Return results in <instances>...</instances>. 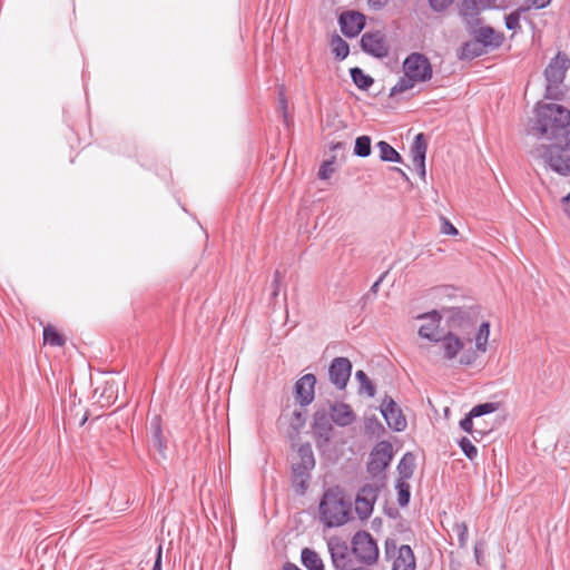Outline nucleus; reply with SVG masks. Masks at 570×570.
I'll list each match as a JSON object with an SVG mask.
<instances>
[{
	"mask_svg": "<svg viewBox=\"0 0 570 570\" xmlns=\"http://www.w3.org/2000/svg\"><path fill=\"white\" fill-rule=\"evenodd\" d=\"M499 406H500V404L498 402H487V403H481V404L473 406L470 410V412L472 413V415H474L478 419L482 415L491 414V413L495 412L499 409Z\"/></svg>",
	"mask_w": 570,
	"mask_h": 570,
	"instance_id": "obj_40",
	"label": "nucleus"
},
{
	"mask_svg": "<svg viewBox=\"0 0 570 570\" xmlns=\"http://www.w3.org/2000/svg\"><path fill=\"white\" fill-rule=\"evenodd\" d=\"M295 463L312 470L315 468V458L309 443H303L299 445L297 450V461H295Z\"/></svg>",
	"mask_w": 570,
	"mask_h": 570,
	"instance_id": "obj_30",
	"label": "nucleus"
},
{
	"mask_svg": "<svg viewBox=\"0 0 570 570\" xmlns=\"http://www.w3.org/2000/svg\"><path fill=\"white\" fill-rule=\"evenodd\" d=\"M387 275V272H384L383 274L380 275V277L374 282V284L371 286L370 288V293L372 294H377L379 292V288H380V285L381 283L384 281V278L386 277Z\"/></svg>",
	"mask_w": 570,
	"mask_h": 570,
	"instance_id": "obj_52",
	"label": "nucleus"
},
{
	"mask_svg": "<svg viewBox=\"0 0 570 570\" xmlns=\"http://www.w3.org/2000/svg\"><path fill=\"white\" fill-rule=\"evenodd\" d=\"M43 341L51 346H63L66 338L53 326L47 325L43 328Z\"/></svg>",
	"mask_w": 570,
	"mask_h": 570,
	"instance_id": "obj_34",
	"label": "nucleus"
},
{
	"mask_svg": "<svg viewBox=\"0 0 570 570\" xmlns=\"http://www.w3.org/2000/svg\"><path fill=\"white\" fill-rule=\"evenodd\" d=\"M338 23L345 37L354 38L365 27V16L357 11H345L340 16Z\"/></svg>",
	"mask_w": 570,
	"mask_h": 570,
	"instance_id": "obj_17",
	"label": "nucleus"
},
{
	"mask_svg": "<svg viewBox=\"0 0 570 570\" xmlns=\"http://www.w3.org/2000/svg\"><path fill=\"white\" fill-rule=\"evenodd\" d=\"M386 558H393L392 570H415L416 560L412 548L409 544L396 546L394 539H386L384 543Z\"/></svg>",
	"mask_w": 570,
	"mask_h": 570,
	"instance_id": "obj_4",
	"label": "nucleus"
},
{
	"mask_svg": "<svg viewBox=\"0 0 570 570\" xmlns=\"http://www.w3.org/2000/svg\"><path fill=\"white\" fill-rule=\"evenodd\" d=\"M417 82H415L410 75L405 71L402 77L399 78L397 82L391 88L390 97H395L399 94L412 89Z\"/></svg>",
	"mask_w": 570,
	"mask_h": 570,
	"instance_id": "obj_35",
	"label": "nucleus"
},
{
	"mask_svg": "<svg viewBox=\"0 0 570 570\" xmlns=\"http://www.w3.org/2000/svg\"><path fill=\"white\" fill-rule=\"evenodd\" d=\"M396 469L399 473L397 480L407 481L409 479H411L413 476L415 469L414 455L411 452H406L400 460Z\"/></svg>",
	"mask_w": 570,
	"mask_h": 570,
	"instance_id": "obj_26",
	"label": "nucleus"
},
{
	"mask_svg": "<svg viewBox=\"0 0 570 570\" xmlns=\"http://www.w3.org/2000/svg\"><path fill=\"white\" fill-rule=\"evenodd\" d=\"M377 495L379 488L376 485L365 484L360 489L356 495L355 511L361 519H367L372 514Z\"/></svg>",
	"mask_w": 570,
	"mask_h": 570,
	"instance_id": "obj_12",
	"label": "nucleus"
},
{
	"mask_svg": "<svg viewBox=\"0 0 570 570\" xmlns=\"http://www.w3.org/2000/svg\"><path fill=\"white\" fill-rule=\"evenodd\" d=\"M331 46L337 60H343L348 56V43L345 40H343L338 35L333 36Z\"/></svg>",
	"mask_w": 570,
	"mask_h": 570,
	"instance_id": "obj_36",
	"label": "nucleus"
},
{
	"mask_svg": "<svg viewBox=\"0 0 570 570\" xmlns=\"http://www.w3.org/2000/svg\"><path fill=\"white\" fill-rule=\"evenodd\" d=\"M281 281H282L281 272L275 271L274 278H273V286H274L273 296H277L278 291H279Z\"/></svg>",
	"mask_w": 570,
	"mask_h": 570,
	"instance_id": "obj_51",
	"label": "nucleus"
},
{
	"mask_svg": "<svg viewBox=\"0 0 570 570\" xmlns=\"http://www.w3.org/2000/svg\"><path fill=\"white\" fill-rule=\"evenodd\" d=\"M525 132L538 140L570 147V111L561 105L538 102Z\"/></svg>",
	"mask_w": 570,
	"mask_h": 570,
	"instance_id": "obj_1",
	"label": "nucleus"
},
{
	"mask_svg": "<svg viewBox=\"0 0 570 570\" xmlns=\"http://www.w3.org/2000/svg\"><path fill=\"white\" fill-rule=\"evenodd\" d=\"M560 85L561 83L547 82L544 97L547 99H552V100L559 99V95H560L559 86Z\"/></svg>",
	"mask_w": 570,
	"mask_h": 570,
	"instance_id": "obj_47",
	"label": "nucleus"
},
{
	"mask_svg": "<svg viewBox=\"0 0 570 570\" xmlns=\"http://www.w3.org/2000/svg\"><path fill=\"white\" fill-rule=\"evenodd\" d=\"M413 165L416 169V171L419 173V175L421 176V178H425V160H417V161H413Z\"/></svg>",
	"mask_w": 570,
	"mask_h": 570,
	"instance_id": "obj_53",
	"label": "nucleus"
},
{
	"mask_svg": "<svg viewBox=\"0 0 570 570\" xmlns=\"http://www.w3.org/2000/svg\"><path fill=\"white\" fill-rule=\"evenodd\" d=\"M365 430L371 434H380L384 431V426L376 416L367 417L365 420Z\"/></svg>",
	"mask_w": 570,
	"mask_h": 570,
	"instance_id": "obj_44",
	"label": "nucleus"
},
{
	"mask_svg": "<svg viewBox=\"0 0 570 570\" xmlns=\"http://www.w3.org/2000/svg\"><path fill=\"white\" fill-rule=\"evenodd\" d=\"M302 564L307 570H324V564L320 556L309 548H304L301 552Z\"/></svg>",
	"mask_w": 570,
	"mask_h": 570,
	"instance_id": "obj_27",
	"label": "nucleus"
},
{
	"mask_svg": "<svg viewBox=\"0 0 570 570\" xmlns=\"http://www.w3.org/2000/svg\"><path fill=\"white\" fill-rule=\"evenodd\" d=\"M327 547L334 568L346 570L352 562L351 550L346 542L340 539H331Z\"/></svg>",
	"mask_w": 570,
	"mask_h": 570,
	"instance_id": "obj_19",
	"label": "nucleus"
},
{
	"mask_svg": "<svg viewBox=\"0 0 570 570\" xmlns=\"http://www.w3.org/2000/svg\"><path fill=\"white\" fill-rule=\"evenodd\" d=\"M350 75L353 83L362 90H367L374 83V79L358 67L351 68Z\"/></svg>",
	"mask_w": 570,
	"mask_h": 570,
	"instance_id": "obj_32",
	"label": "nucleus"
},
{
	"mask_svg": "<svg viewBox=\"0 0 570 570\" xmlns=\"http://www.w3.org/2000/svg\"><path fill=\"white\" fill-rule=\"evenodd\" d=\"M474 556L476 559V562L480 563V557H481V544L476 543L474 547Z\"/></svg>",
	"mask_w": 570,
	"mask_h": 570,
	"instance_id": "obj_61",
	"label": "nucleus"
},
{
	"mask_svg": "<svg viewBox=\"0 0 570 570\" xmlns=\"http://www.w3.org/2000/svg\"><path fill=\"white\" fill-rule=\"evenodd\" d=\"M292 471L297 472V473H302V474H305V475H311L312 469H307V468H305L303 465H299L298 463L293 462Z\"/></svg>",
	"mask_w": 570,
	"mask_h": 570,
	"instance_id": "obj_54",
	"label": "nucleus"
},
{
	"mask_svg": "<svg viewBox=\"0 0 570 570\" xmlns=\"http://www.w3.org/2000/svg\"><path fill=\"white\" fill-rule=\"evenodd\" d=\"M311 480V475H305L302 473H297L292 471V487L298 495H304L308 489V483Z\"/></svg>",
	"mask_w": 570,
	"mask_h": 570,
	"instance_id": "obj_37",
	"label": "nucleus"
},
{
	"mask_svg": "<svg viewBox=\"0 0 570 570\" xmlns=\"http://www.w3.org/2000/svg\"><path fill=\"white\" fill-rule=\"evenodd\" d=\"M371 137L363 135L355 139L354 155L357 157H367L371 155Z\"/></svg>",
	"mask_w": 570,
	"mask_h": 570,
	"instance_id": "obj_38",
	"label": "nucleus"
},
{
	"mask_svg": "<svg viewBox=\"0 0 570 570\" xmlns=\"http://www.w3.org/2000/svg\"><path fill=\"white\" fill-rule=\"evenodd\" d=\"M530 2V8H534V9H544L546 7H548L552 0H528Z\"/></svg>",
	"mask_w": 570,
	"mask_h": 570,
	"instance_id": "obj_50",
	"label": "nucleus"
},
{
	"mask_svg": "<svg viewBox=\"0 0 570 570\" xmlns=\"http://www.w3.org/2000/svg\"><path fill=\"white\" fill-rule=\"evenodd\" d=\"M454 0H429L430 7L436 11L441 12L448 9Z\"/></svg>",
	"mask_w": 570,
	"mask_h": 570,
	"instance_id": "obj_48",
	"label": "nucleus"
},
{
	"mask_svg": "<svg viewBox=\"0 0 570 570\" xmlns=\"http://www.w3.org/2000/svg\"><path fill=\"white\" fill-rule=\"evenodd\" d=\"M279 108L282 109L284 117L286 118L287 112V99L283 91L279 92Z\"/></svg>",
	"mask_w": 570,
	"mask_h": 570,
	"instance_id": "obj_55",
	"label": "nucleus"
},
{
	"mask_svg": "<svg viewBox=\"0 0 570 570\" xmlns=\"http://www.w3.org/2000/svg\"><path fill=\"white\" fill-rule=\"evenodd\" d=\"M361 48L375 58H384L389 55L385 35L381 31L365 32L361 38Z\"/></svg>",
	"mask_w": 570,
	"mask_h": 570,
	"instance_id": "obj_13",
	"label": "nucleus"
},
{
	"mask_svg": "<svg viewBox=\"0 0 570 570\" xmlns=\"http://www.w3.org/2000/svg\"><path fill=\"white\" fill-rule=\"evenodd\" d=\"M151 570H161V547H158L156 559Z\"/></svg>",
	"mask_w": 570,
	"mask_h": 570,
	"instance_id": "obj_56",
	"label": "nucleus"
},
{
	"mask_svg": "<svg viewBox=\"0 0 570 570\" xmlns=\"http://www.w3.org/2000/svg\"><path fill=\"white\" fill-rule=\"evenodd\" d=\"M355 377L360 382L361 387L366 392V394L370 397H373L375 395L376 389H375V385L373 384V382L366 375V373L362 370H358L355 373Z\"/></svg>",
	"mask_w": 570,
	"mask_h": 570,
	"instance_id": "obj_41",
	"label": "nucleus"
},
{
	"mask_svg": "<svg viewBox=\"0 0 570 570\" xmlns=\"http://www.w3.org/2000/svg\"><path fill=\"white\" fill-rule=\"evenodd\" d=\"M480 4L476 0H463L460 7V14L468 26V30L480 24Z\"/></svg>",
	"mask_w": 570,
	"mask_h": 570,
	"instance_id": "obj_22",
	"label": "nucleus"
},
{
	"mask_svg": "<svg viewBox=\"0 0 570 570\" xmlns=\"http://www.w3.org/2000/svg\"><path fill=\"white\" fill-rule=\"evenodd\" d=\"M563 144L541 145L532 150V155L541 159L552 171L561 175H570V155Z\"/></svg>",
	"mask_w": 570,
	"mask_h": 570,
	"instance_id": "obj_3",
	"label": "nucleus"
},
{
	"mask_svg": "<svg viewBox=\"0 0 570 570\" xmlns=\"http://www.w3.org/2000/svg\"><path fill=\"white\" fill-rule=\"evenodd\" d=\"M306 423V414L301 410H294L289 417V426L295 433H298Z\"/></svg>",
	"mask_w": 570,
	"mask_h": 570,
	"instance_id": "obj_42",
	"label": "nucleus"
},
{
	"mask_svg": "<svg viewBox=\"0 0 570 570\" xmlns=\"http://www.w3.org/2000/svg\"><path fill=\"white\" fill-rule=\"evenodd\" d=\"M380 410L391 430L402 432L406 429V419L397 403L391 396H384Z\"/></svg>",
	"mask_w": 570,
	"mask_h": 570,
	"instance_id": "obj_9",
	"label": "nucleus"
},
{
	"mask_svg": "<svg viewBox=\"0 0 570 570\" xmlns=\"http://www.w3.org/2000/svg\"><path fill=\"white\" fill-rule=\"evenodd\" d=\"M481 7V9H491L495 7L497 0H476Z\"/></svg>",
	"mask_w": 570,
	"mask_h": 570,
	"instance_id": "obj_57",
	"label": "nucleus"
},
{
	"mask_svg": "<svg viewBox=\"0 0 570 570\" xmlns=\"http://www.w3.org/2000/svg\"><path fill=\"white\" fill-rule=\"evenodd\" d=\"M469 33L472 38H475V40L482 45V47L487 50L489 49H498L502 46L504 36L501 32H497L492 27L490 26H474L470 28Z\"/></svg>",
	"mask_w": 570,
	"mask_h": 570,
	"instance_id": "obj_14",
	"label": "nucleus"
},
{
	"mask_svg": "<svg viewBox=\"0 0 570 570\" xmlns=\"http://www.w3.org/2000/svg\"><path fill=\"white\" fill-rule=\"evenodd\" d=\"M529 9H530L529 6H520L515 10L510 12L508 16H505V18H504L505 28L508 30H513V31L520 29L521 28L520 27L521 16L523 13H525L527 11H529Z\"/></svg>",
	"mask_w": 570,
	"mask_h": 570,
	"instance_id": "obj_33",
	"label": "nucleus"
},
{
	"mask_svg": "<svg viewBox=\"0 0 570 570\" xmlns=\"http://www.w3.org/2000/svg\"><path fill=\"white\" fill-rule=\"evenodd\" d=\"M397 490V503L400 507H406L410 502L411 498V488L410 484L404 480H396Z\"/></svg>",
	"mask_w": 570,
	"mask_h": 570,
	"instance_id": "obj_39",
	"label": "nucleus"
},
{
	"mask_svg": "<svg viewBox=\"0 0 570 570\" xmlns=\"http://www.w3.org/2000/svg\"><path fill=\"white\" fill-rule=\"evenodd\" d=\"M420 320H429L428 323L422 324L419 328V335L430 342L439 343L441 334L439 333L442 316L438 311H432L426 314L419 315Z\"/></svg>",
	"mask_w": 570,
	"mask_h": 570,
	"instance_id": "obj_20",
	"label": "nucleus"
},
{
	"mask_svg": "<svg viewBox=\"0 0 570 570\" xmlns=\"http://www.w3.org/2000/svg\"><path fill=\"white\" fill-rule=\"evenodd\" d=\"M376 148L382 161L403 163L402 156L389 142L381 140L376 144Z\"/></svg>",
	"mask_w": 570,
	"mask_h": 570,
	"instance_id": "obj_29",
	"label": "nucleus"
},
{
	"mask_svg": "<svg viewBox=\"0 0 570 570\" xmlns=\"http://www.w3.org/2000/svg\"><path fill=\"white\" fill-rule=\"evenodd\" d=\"M352 552L365 564H373L379 558V548L376 541L366 531H358L352 540Z\"/></svg>",
	"mask_w": 570,
	"mask_h": 570,
	"instance_id": "obj_5",
	"label": "nucleus"
},
{
	"mask_svg": "<svg viewBox=\"0 0 570 570\" xmlns=\"http://www.w3.org/2000/svg\"><path fill=\"white\" fill-rule=\"evenodd\" d=\"M490 335V323L482 322L475 333L474 341L475 347L466 348L460 356L459 363L461 365H472L479 357V353H485L488 350V340Z\"/></svg>",
	"mask_w": 570,
	"mask_h": 570,
	"instance_id": "obj_8",
	"label": "nucleus"
},
{
	"mask_svg": "<svg viewBox=\"0 0 570 570\" xmlns=\"http://www.w3.org/2000/svg\"><path fill=\"white\" fill-rule=\"evenodd\" d=\"M150 429L153 434V446L165 456L167 450V440L163 434L161 419L156 415L150 422Z\"/></svg>",
	"mask_w": 570,
	"mask_h": 570,
	"instance_id": "obj_24",
	"label": "nucleus"
},
{
	"mask_svg": "<svg viewBox=\"0 0 570 570\" xmlns=\"http://www.w3.org/2000/svg\"><path fill=\"white\" fill-rule=\"evenodd\" d=\"M352 373V363L347 357H335L328 367V380L337 389L344 390Z\"/></svg>",
	"mask_w": 570,
	"mask_h": 570,
	"instance_id": "obj_10",
	"label": "nucleus"
},
{
	"mask_svg": "<svg viewBox=\"0 0 570 570\" xmlns=\"http://www.w3.org/2000/svg\"><path fill=\"white\" fill-rule=\"evenodd\" d=\"M338 147H341L340 142L334 146V148H338Z\"/></svg>",
	"mask_w": 570,
	"mask_h": 570,
	"instance_id": "obj_64",
	"label": "nucleus"
},
{
	"mask_svg": "<svg viewBox=\"0 0 570 570\" xmlns=\"http://www.w3.org/2000/svg\"><path fill=\"white\" fill-rule=\"evenodd\" d=\"M428 144L424 134L420 132L414 137V141L411 147L412 160H425L426 158Z\"/></svg>",
	"mask_w": 570,
	"mask_h": 570,
	"instance_id": "obj_31",
	"label": "nucleus"
},
{
	"mask_svg": "<svg viewBox=\"0 0 570 570\" xmlns=\"http://www.w3.org/2000/svg\"><path fill=\"white\" fill-rule=\"evenodd\" d=\"M403 71L410 75L415 82L429 81L433 76L429 58L420 52H412L404 59Z\"/></svg>",
	"mask_w": 570,
	"mask_h": 570,
	"instance_id": "obj_7",
	"label": "nucleus"
},
{
	"mask_svg": "<svg viewBox=\"0 0 570 570\" xmlns=\"http://www.w3.org/2000/svg\"><path fill=\"white\" fill-rule=\"evenodd\" d=\"M331 416L325 410L316 411L313 415V431L317 439V445H326L333 436V424Z\"/></svg>",
	"mask_w": 570,
	"mask_h": 570,
	"instance_id": "obj_16",
	"label": "nucleus"
},
{
	"mask_svg": "<svg viewBox=\"0 0 570 570\" xmlns=\"http://www.w3.org/2000/svg\"><path fill=\"white\" fill-rule=\"evenodd\" d=\"M569 68L570 59L564 52L559 51L556 57L550 60L544 69L546 81L552 83H562Z\"/></svg>",
	"mask_w": 570,
	"mask_h": 570,
	"instance_id": "obj_15",
	"label": "nucleus"
},
{
	"mask_svg": "<svg viewBox=\"0 0 570 570\" xmlns=\"http://www.w3.org/2000/svg\"><path fill=\"white\" fill-rule=\"evenodd\" d=\"M488 50H485L482 45H480L475 38H472L471 40L464 42L461 47V59H474L478 58L484 53H487Z\"/></svg>",
	"mask_w": 570,
	"mask_h": 570,
	"instance_id": "obj_28",
	"label": "nucleus"
},
{
	"mask_svg": "<svg viewBox=\"0 0 570 570\" xmlns=\"http://www.w3.org/2000/svg\"><path fill=\"white\" fill-rule=\"evenodd\" d=\"M561 202L563 205V210L568 218L570 219V193L567 196H564Z\"/></svg>",
	"mask_w": 570,
	"mask_h": 570,
	"instance_id": "obj_58",
	"label": "nucleus"
},
{
	"mask_svg": "<svg viewBox=\"0 0 570 570\" xmlns=\"http://www.w3.org/2000/svg\"><path fill=\"white\" fill-rule=\"evenodd\" d=\"M454 530L456 531L460 547H464L469 537L468 525L464 522L456 523Z\"/></svg>",
	"mask_w": 570,
	"mask_h": 570,
	"instance_id": "obj_45",
	"label": "nucleus"
},
{
	"mask_svg": "<svg viewBox=\"0 0 570 570\" xmlns=\"http://www.w3.org/2000/svg\"><path fill=\"white\" fill-rule=\"evenodd\" d=\"M393 459V446L389 441L377 442L368 455L367 472L373 476L381 475Z\"/></svg>",
	"mask_w": 570,
	"mask_h": 570,
	"instance_id": "obj_6",
	"label": "nucleus"
},
{
	"mask_svg": "<svg viewBox=\"0 0 570 570\" xmlns=\"http://www.w3.org/2000/svg\"><path fill=\"white\" fill-rule=\"evenodd\" d=\"M330 416L338 426H347L355 420V414L351 406L343 402H335L330 406Z\"/></svg>",
	"mask_w": 570,
	"mask_h": 570,
	"instance_id": "obj_21",
	"label": "nucleus"
},
{
	"mask_svg": "<svg viewBox=\"0 0 570 570\" xmlns=\"http://www.w3.org/2000/svg\"><path fill=\"white\" fill-rule=\"evenodd\" d=\"M86 421H87V416H83V419L81 420V424H83Z\"/></svg>",
	"mask_w": 570,
	"mask_h": 570,
	"instance_id": "obj_63",
	"label": "nucleus"
},
{
	"mask_svg": "<svg viewBox=\"0 0 570 570\" xmlns=\"http://www.w3.org/2000/svg\"><path fill=\"white\" fill-rule=\"evenodd\" d=\"M461 451L469 460H474L478 456V449L473 445V443L466 438L463 436L458 442Z\"/></svg>",
	"mask_w": 570,
	"mask_h": 570,
	"instance_id": "obj_43",
	"label": "nucleus"
},
{
	"mask_svg": "<svg viewBox=\"0 0 570 570\" xmlns=\"http://www.w3.org/2000/svg\"><path fill=\"white\" fill-rule=\"evenodd\" d=\"M334 157L331 160H326L322 164L318 170L320 179H328L334 173Z\"/></svg>",
	"mask_w": 570,
	"mask_h": 570,
	"instance_id": "obj_46",
	"label": "nucleus"
},
{
	"mask_svg": "<svg viewBox=\"0 0 570 570\" xmlns=\"http://www.w3.org/2000/svg\"><path fill=\"white\" fill-rule=\"evenodd\" d=\"M368 3L372 8L379 9L385 4V0H368Z\"/></svg>",
	"mask_w": 570,
	"mask_h": 570,
	"instance_id": "obj_59",
	"label": "nucleus"
},
{
	"mask_svg": "<svg viewBox=\"0 0 570 570\" xmlns=\"http://www.w3.org/2000/svg\"><path fill=\"white\" fill-rule=\"evenodd\" d=\"M476 419L474 415H472L471 412H469L461 421H460V428L466 432L470 433L474 440L479 441L482 439L485 434H488L491 429H487L485 426H474L473 420Z\"/></svg>",
	"mask_w": 570,
	"mask_h": 570,
	"instance_id": "obj_25",
	"label": "nucleus"
},
{
	"mask_svg": "<svg viewBox=\"0 0 570 570\" xmlns=\"http://www.w3.org/2000/svg\"><path fill=\"white\" fill-rule=\"evenodd\" d=\"M393 170L396 171L400 175V177H402V179H404L405 181H410L409 176L406 175V173L403 169H401L399 167H394Z\"/></svg>",
	"mask_w": 570,
	"mask_h": 570,
	"instance_id": "obj_60",
	"label": "nucleus"
},
{
	"mask_svg": "<svg viewBox=\"0 0 570 570\" xmlns=\"http://www.w3.org/2000/svg\"><path fill=\"white\" fill-rule=\"evenodd\" d=\"M451 315V322L455 326H464L465 328H475V322H474V311L471 308H464V307H452L450 311Z\"/></svg>",
	"mask_w": 570,
	"mask_h": 570,
	"instance_id": "obj_23",
	"label": "nucleus"
},
{
	"mask_svg": "<svg viewBox=\"0 0 570 570\" xmlns=\"http://www.w3.org/2000/svg\"><path fill=\"white\" fill-rule=\"evenodd\" d=\"M442 233L446 235H458V229L445 218L442 219Z\"/></svg>",
	"mask_w": 570,
	"mask_h": 570,
	"instance_id": "obj_49",
	"label": "nucleus"
},
{
	"mask_svg": "<svg viewBox=\"0 0 570 570\" xmlns=\"http://www.w3.org/2000/svg\"><path fill=\"white\" fill-rule=\"evenodd\" d=\"M466 334H470L466 332ZM472 337L470 335H464L463 337L458 336L453 332H448L444 335L440 336V343L443 350V356L445 360L452 361L454 360L460 352H464L466 348V344H472Z\"/></svg>",
	"mask_w": 570,
	"mask_h": 570,
	"instance_id": "obj_11",
	"label": "nucleus"
},
{
	"mask_svg": "<svg viewBox=\"0 0 570 570\" xmlns=\"http://www.w3.org/2000/svg\"><path fill=\"white\" fill-rule=\"evenodd\" d=\"M284 570H302V569H299L296 564L288 562L285 564Z\"/></svg>",
	"mask_w": 570,
	"mask_h": 570,
	"instance_id": "obj_62",
	"label": "nucleus"
},
{
	"mask_svg": "<svg viewBox=\"0 0 570 570\" xmlns=\"http://www.w3.org/2000/svg\"><path fill=\"white\" fill-rule=\"evenodd\" d=\"M351 507L336 490L328 489L320 502V518L327 528L341 527L351 519Z\"/></svg>",
	"mask_w": 570,
	"mask_h": 570,
	"instance_id": "obj_2",
	"label": "nucleus"
},
{
	"mask_svg": "<svg viewBox=\"0 0 570 570\" xmlns=\"http://www.w3.org/2000/svg\"><path fill=\"white\" fill-rule=\"evenodd\" d=\"M316 376L314 374H305L299 377L294 386L295 397L301 406L309 405L315 399Z\"/></svg>",
	"mask_w": 570,
	"mask_h": 570,
	"instance_id": "obj_18",
	"label": "nucleus"
}]
</instances>
